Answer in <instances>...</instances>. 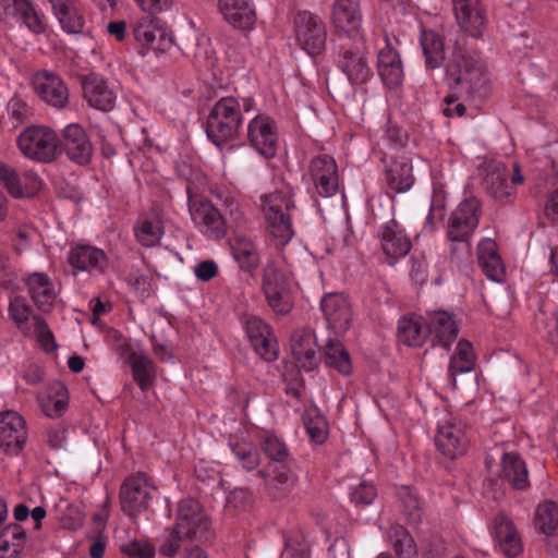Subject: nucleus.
<instances>
[{"instance_id": "f257e3e1", "label": "nucleus", "mask_w": 558, "mask_h": 558, "mask_svg": "<svg viewBox=\"0 0 558 558\" xmlns=\"http://www.w3.org/2000/svg\"><path fill=\"white\" fill-rule=\"evenodd\" d=\"M446 74L450 80L451 94L446 96L447 107L442 110L447 117H462L465 106L457 101L460 97L473 102L483 101L490 94L487 71L482 61L468 53L461 47H456L446 64Z\"/></svg>"}, {"instance_id": "f03ea898", "label": "nucleus", "mask_w": 558, "mask_h": 558, "mask_svg": "<svg viewBox=\"0 0 558 558\" xmlns=\"http://www.w3.org/2000/svg\"><path fill=\"white\" fill-rule=\"evenodd\" d=\"M480 202L476 198L463 201L449 217L447 238L451 242V258L466 262L471 258L470 238L480 220Z\"/></svg>"}, {"instance_id": "7ed1b4c3", "label": "nucleus", "mask_w": 558, "mask_h": 558, "mask_svg": "<svg viewBox=\"0 0 558 558\" xmlns=\"http://www.w3.org/2000/svg\"><path fill=\"white\" fill-rule=\"evenodd\" d=\"M293 208L294 203L289 192L276 191L262 197V210L277 247L288 244L294 235L289 214Z\"/></svg>"}, {"instance_id": "20e7f679", "label": "nucleus", "mask_w": 558, "mask_h": 558, "mask_svg": "<svg viewBox=\"0 0 558 558\" xmlns=\"http://www.w3.org/2000/svg\"><path fill=\"white\" fill-rule=\"evenodd\" d=\"M241 124L242 116L238 100L225 97L213 107L207 119L206 133L214 144L220 146L235 138Z\"/></svg>"}, {"instance_id": "39448f33", "label": "nucleus", "mask_w": 558, "mask_h": 558, "mask_svg": "<svg viewBox=\"0 0 558 558\" xmlns=\"http://www.w3.org/2000/svg\"><path fill=\"white\" fill-rule=\"evenodd\" d=\"M21 153L29 159L48 163L60 154V138L49 128L31 126L17 137Z\"/></svg>"}, {"instance_id": "423d86ee", "label": "nucleus", "mask_w": 558, "mask_h": 558, "mask_svg": "<svg viewBox=\"0 0 558 558\" xmlns=\"http://www.w3.org/2000/svg\"><path fill=\"white\" fill-rule=\"evenodd\" d=\"M211 521L203 506L194 498H184L175 509V533L185 536L187 541L207 539Z\"/></svg>"}, {"instance_id": "0eeeda50", "label": "nucleus", "mask_w": 558, "mask_h": 558, "mask_svg": "<svg viewBox=\"0 0 558 558\" xmlns=\"http://www.w3.org/2000/svg\"><path fill=\"white\" fill-rule=\"evenodd\" d=\"M340 60L339 66L352 84L365 83L371 74L366 61V45L364 38L337 41Z\"/></svg>"}, {"instance_id": "6e6552de", "label": "nucleus", "mask_w": 558, "mask_h": 558, "mask_svg": "<svg viewBox=\"0 0 558 558\" xmlns=\"http://www.w3.org/2000/svg\"><path fill=\"white\" fill-rule=\"evenodd\" d=\"M298 45L311 56L319 54L326 46L327 31L324 21L310 11H301L294 17Z\"/></svg>"}, {"instance_id": "1a4fd4ad", "label": "nucleus", "mask_w": 558, "mask_h": 558, "mask_svg": "<svg viewBox=\"0 0 558 558\" xmlns=\"http://www.w3.org/2000/svg\"><path fill=\"white\" fill-rule=\"evenodd\" d=\"M451 5L461 32L475 39L482 38L488 24L482 0H451Z\"/></svg>"}, {"instance_id": "9d476101", "label": "nucleus", "mask_w": 558, "mask_h": 558, "mask_svg": "<svg viewBox=\"0 0 558 558\" xmlns=\"http://www.w3.org/2000/svg\"><path fill=\"white\" fill-rule=\"evenodd\" d=\"M331 19L337 41L363 38L361 34L360 0H336Z\"/></svg>"}, {"instance_id": "9b49d317", "label": "nucleus", "mask_w": 558, "mask_h": 558, "mask_svg": "<svg viewBox=\"0 0 558 558\" xmlns=\"http://www.w3.org/2000/svg\"><path fill=\"white\" fill-rule=\"evenodd\" d=\"M36 94L49 106L64 108L69 102L70 93L61 76L50 70H40L32 78Z\"/></svg>"}, {"instance_id": "f8f14e48", "label": "nucleus", "mask_w": 558, "mask_h": 558, "mask_svg": "<svg viewBox=\"0 0 558 558\" xmlns=\"http://www.w3.org/2000/svg\"><path fill=\"white\" fill-rule=\"evenodd\" d=\"M151 499V487L146 478L136 475L126 478L120 489L121 507L124 513L134 518L148 508Z\"/></svg>"}, {"instance_id": "ddd939ff", "label": "nucleus", "mask_w": 558, "mask_h": 558, "mask_svg": "<svg viewBox=\"0 0 558 558\" xmlns=\"http://www.w3.org/2000/svg\"><path fill=\"white\" fill-rule=\"evenodd\" d=\"M435 444L437 449L449 459L463 456L469 446L464 424L457 418L445 422L437 430Z\"/></svg>"}, {"instance_id": "4468645a", "label": "nucleus", "mask_w": 558, "mask_h": 558, "mask_svg": "<svg viewBox=\"0 0 558 558\" xmlns=\"http://www.w3.org/2000/svg\"><path fill=\"white\" fill-rule=\"evenodd\" d=\"M291 352L296 364L305 371L315 369L320 362L317 338L312 329H296L290 339Z\"/></svg>"}, {"instance_id": "2eb2a0df", "label": "nucleus", "mask_w": 558, "mask_h": 558, "mask_svg": "<svg viewBox=\"0 0 558 558\" xmlns=\"http://www.w3.org/2000/svg\"><path fill=\"white\" fill-rule=\"evenodd\" d=\"M27 439L25 422L14 411L0 413V448L9 454H17Z\"/></svg>"}, {"instance_id": "dca6fc26", "label": "nucleus", "mask_w": 558, "mask_h": 558, "mask_svg": "<svg viewBox=\"0 0 558 558\" xmlns=\"http://www.w3.org/2000/svg\"><path fill=\"white\" fill-rule=\"evenodd\" d=\"M62 149L73 162L81 166L87 165L93 155L92 143L85 130L77 123H71L63 129L60 151Z\"/></svg>"}, {"instance_id": "f3484780", "label": "nucleus", "mask_w": 558, "mask_h": 558, "mask_svg": "<svg viewBox=\"0 0 558 558\" xmlns=\"http://www.w3.org/2000/svg\"><path fill=\"white\" fill-rule=\"evenodd\" d=\"M190 213L194 223L202 232L213 239L225 236L226 221L220 211L208 201H191Z\"/></svg>"}, {"instance_id": "a211bd4d", "label": "nucleus", "mask_w": 558, "mask_h": 558, "mask_svg": "<svg viewBox=\"0 0 558 558\" xmlns=\"http://www.w3.org/2000/svg\"><path fill=\"white\" fill-rule=\"evenodd\" d=\"M247 136L251 145L265 158H272L277 150L275 122L266 116H256L248 123Z\"/></svg>"}, {"instance_id": "6ab92c4d", "label": "nucleus", "mask_w": 558, "mask_h": 558, "mask_svg": "<svg viewBox=\"0 0 558 558\" xmlns=\"http://www.w3.org/2000/svg\"><path fill=\"white\" fill-rule=\"evenodd\" d=\"M483 186L485 191L500 203L514 199L515 190L508 183V170L502 162L489 161L484 166Z\"/></svg>"}, {"instance_id": "aec40b11", "label": "nucleus", "mask_w": 558, "mask_h": 558, "mask_svg": "<svg viewBox=\"0 0 558 558\" xmlns=\"http://www.w3.org/2000/svg\"><path fill=\"white\" fill-rule=\"evenodd\" d=\"M246 335L255 352L264 360L270 362L277 359L278 343L270 327L259 317L252 316L245 323Z\"/></svg>"}, {"instance_id": "412c9836", "label": "nucleus", "mask_w": 558, "mask_h": 558, "mask_svg": "<svg viewBox=\"0 0 558 558\" xmlns=\"http://www.w3.org/2000/svg\"><path fill=\"white\" fill-rule=\"evenodd\" d=\"M322 311L328 326L336 333L345 332L352 323V308L348 298L341 293H329L322 300Z\"/></svg>"}, {"instance_id": "4be33fe9", "label": "nucleus", "mask_w": 558, "mask_h": 558, "mask_svg": "<svg viewBox=\"0 0 558 558\" xmlns=\"http://www.w3.org/2000/svg\"><path fill=\"white\" fill-rule=\"evenodd\" d=\"M311 178L320 196L333 195L339 185L338 167L335 159L328 155L315 157L311 161Z\"/></svg>"}, {"instance_id": "5701e85b", "label": "nucleus", "mask_w": 558, "mask_h": 558, "mask_svg": "<svg viewBox=\"0 0 558 558\" xmlns=\"http://www.w3.org/2000/svg\"><path fill=\"white\" fill-rule=\"evenodd\" d=\"M83 96L88 106L100 111H111L117 101V93L108 82L96 74L87 75L83 82Z\"/></svg>"}, {"instance_id": "b1692460", "label": "nucleus", "mask_w": 558, "mask_h": 558, "mask_svg": "<svg viewBox=\"0 0 558 558\" xmlns=\"http://www.w3.org/2000/svg\"><path fill=\"white\" fill-rule=\"evenodd\" d=\"M223 19L234 28L251 31L256 22V12L250 0H218Z\"/></svg>"}, {"instance_id": "393cba45", "label": "nucleus", "mask_w": 558, "mask_h": 558, "mask_svg": "<svg viewBox=\"0 0 558 558\" xmlns=\"http://www.w3.org/2000/svg\"><path fill=\"white\" fill-rule=\"evenodd\" d=\"M500 468V480L507 482L513 489L526 490L530 487L527 466L519 453H504Z\"/></svg>"}, {"instance_id": "a878e982", "label": "nucleus", "mask_w": 558, "mask_h": 558, "mask_svg": "<svg viewBox=\"0 0 558 558\" xmlns=\"http://www.w3.org/2000/svg\"><path fill=\"white\" fill-rule=\"evenodd\" d=\"M135 39L150 48L165 50L171 38L166 33L163 23L157 17H145L133 29Z\"/></svg>"}, {"instance_id": "bb28decb", "label": "nucleus", "mask_w": 558, "mask_h": 558, "mask_svg": "<svg viewBox=\"0 0 558 558\" xmlns=\"http://www.w3.org/2000/svg\"><path fill=\"white\" fill-rule=\"evenodd\" d=\"M381 247L384 253L391 258V265L396 259L405 256L410 252L411 241L393 219L383 228Z\"/></svg>"}, {"instance_id": "cd10ccee", "label": "nucleus", "mask_w": 558, "mask_h": 558, "mask_svg": "<svg viewBox=\"0 0 558 558\" xmlns=\"http://www.w3.org/2000/svg\"><path fill=\"white\" fill-rule=\"evenodd\" d=\"M428 333H434L438 343L449 349L451 342L458 336V326L452 316L444 311L427 312L425 316Z\"/></svg>"}, {"instance_id": "c85d7f7f", "label": "nucleus", "mask_w": 558, "mask_h": 558, "mask_svg": "<svg viewBox=\"0 0 558 558\" xmlns=\"http://www.w3.org/2000/svg\"><path fill=\"white\" fill-rule=\"evenodd\" d=\"M378 73L386 86L395 88L401 85L403 70L398 52L390 45L380 49L377 61Z\"/></svg>"}, {"instance_id": "c756f323", "label": "nucleus", "mask_w": 558, "mask_h": 558, "mask_svg": "<svg viewBox=\"0 0 558 558\" xmlns=\"http://www.w3.org/2000/svg\"><path fill=\"white\" fill-rule=\"evenodd\" d=\"M68 259L78 270L104 272L108 266V258L104 251L89 245H77L72 248Z\"/></svg>"}, {"instance_id": "7c9ffc66", "label": "nucleus", "mask_w": 558, "mask_h": 558, "mask_svg": "<svg viewBox=\"0 0 558 558\" xmlns=\"http://www.w3.org/2000/svg\"><path fill=\"white\" fill-rule=\"evenodd\" d=\"M495 533L501 551L509 558H514L522 553V543L513 522L504 513L495 518Z\"/></svg>"}, {"instance_id": "2f4dec72", "label": "nucleus", "mask_w": 558, "mask_h": 558, "mask_svg": "<svg viewBox=\"0 0 558 558\" xmlns=\"http://www.w3.org/2000/svg\"><path fill=\"white\" fill-rule=\"evenodd\" d=\"M26 284L36 306L43 312H49L57 298L49 277L43 272H35L27 277Z\"/></svg>"}, {"instance_id": "473e14b6", "label": "nucleus", "mask_w": 558, "mask_h": 558, "mask_svg": "<svg viewBox=\"0 0 558 558\" xmlns=\"http://www.w3.org/2000/svg\"><path fill=\"white\" fill-rule=\"evenodd\" d=\"M478 264L486 275L493 281H501L504 277V265L497 251V244L490 239H484L477 246Z\"/></svg>"}, {"instance_id": "72a5a7b5", "label": "nucleus", "mask_w": 558, "mask_h": 558, "mask_svg": "<svg viewBox=\"0 0 558 558\" xmlns=\"http://www.w3.org/2000/svg\"><path fill=\"white\" fill-rule=\"evenodd\" d=\"M128 363L132 369L134 381L142 391H146L156 379V365L144 351H131Z\"/></svg>"}, {"instance_id": "f704fd0d", "label": "nucleus", "mask_w": 558, "mask_h": 558, "mask_svg": "<svg viewBox=\"0 0 558 558\" xmlns=\"http://www.w3.org/2000/svg\"><path fill=\"white\" fill-rule=\"evenodd\" d=\"M397 336L399 341L407 345H422L428 336L425 317L411 316L401 318L398 323Z\"/></svg>"}, {"instance_id": "c9c22d12", "label": "nucleus", "mask_w": 558, "mask_h": 558, "mask_svg": "<svg viewBox=\"0 0 558 558\" xmlns=\"http://www.w3.org/2000/svg\"><path fill=\"white\" fill-rule=\"evenodd\" d=\"M257 475L265 481V488L274 499L287 497L296 484V476L284 468L277 469L270 478L265 470H259Z\"/></svg>"}, {"instance_id": "e433bc0d", "label": "nucleus", "mask_w": 558, "mask_h": 558, "mask_svg": "<svg viewBox=\"0 0 558 558\" xmlns=\"http://www.w3.org/2000/svg\"><path fill=\"white\" fill-rule=\"evenodd\" d=\"M420 43L428 69H438L445 61V43L441 35L435 31H423Z\"/></svg>"}, {"instance_id": "4c0bfd02", "label": "nucleus", "mask_w": 558, "mask_h": 558, "mask_svg": "<svg viewBox=\"0 0 558 558\" xmlns=\"http://www.w3.org/2000/svg\"><path fill=\"white\" fill-rule=\"evenodd\" d=\"M386 180L395 192H407L414 183L412 163L404 157L395 160L386 171Z\"/></svg>"}, {"instance_id": "58836bf2", "label": "nucleus", "mask_w": 558, "mask_h": 558, "mask_svg": "<svg viewBox=\"0 0 558 558\" xmlns=\"http://www.w3.org/2000/svg\"><path fill=\"white\" fill-rule=\"evenodd\" d=\"M231 250L233 257L242 269L252 271L257 268L259 264L258 253L250 239L243 235L234 236L231 241Z\"/></svg>"}, {"instance_id": "ea45409f", "label": "nucleus", "mask_w": 558, "mask_h": 558, "mask_svg": "<svg viewBox=\"0 0 558 558\" xmlns=\"http://www.w3.org/2000/svg\"><path fill=\"white\" fill-rule=\"evenodd\" d=\"M475 354L471 342L460 340L457 345L456 354L451 357L449 373L454 378L457 374L468 373L474 368Z\"/></svg>"}, {"instance_id": "a19ab883", "label": "nucleus", "mask_w": 558, "mask_h": 558, "mask_svg": "<svg viewBox=\"0 0 558 558\" xmlns=\"http://www.w3.org/2000/svg\"><path fill=\"white\" fill-rule=\"evenodd\" d=\"M388 535L399 558H414L416 556L414 539L403 526L399 524L392 525L389 529Z\"/></svg>"}, {"instance_id": "79ce46f5", "label": "nucleus", "mask_w": 558, "mask_h": 558, "mask_svg": "<svg viewBox=\"0 0 558 558\" xmlns=\"http://www.w3.org/2000/svg\"><path fill=\"white\" fill-rule=\"evenodd\" d=\"M325 360L329 367L336 368L343 375H349L352 371L349 353L339 341H328Z\"/></svg>"}, {"instance_id": "37998d69", "label": "nucleus", "mask_w": 558, "mask_h": 558, "mask_svg": "<svg viewBox=\"0 0 558 558\" xmlns=\"http://www.w3.org/2000/svg\"><path fill=\"white\" fill-rule=\"evenodd\" d=\"M536 524L542 533L553 534L558 527V505L553 500H545L536 509Z\"/></svg>"}, {"instance_id": "c03bdc74", "label": "nucleus", "mask_w": 558, "mask_h": 558, "mask_svg": "<svg viewBox=\"0 0 558 558\" xmlns=\"http://www.w3.org/2000/svg\"><path fill=\"white\" fill-rule=\"evenodd\" d=\"M398 497L409 523H420L422 520V509L416 494L409 486H402L398 490Z\"/></svg>"}, {"instance_id": "a18cd8bd", "label": "nucleus", "mask_w": 558, "mask_h": 558, "mask_svg": "<svg viewBox=\"0 0 558 558\" xmlns=\"http://www.w3.org/2000/svg\"><path fill=\"white\" fill-rule=\"evenodd\" d=\"M305 429L310 438L316 444H323L327 439L328 423L324 415L317 411H310L303 417Z\"/></svg>"}, {"instance_id": "49530a36", "label": "nucleus", "mask_w": 558, "mask_h": 558, "mask_svg": "<svg viewBox=\"0 0 558 558\" xmlns=\"http://www.w3.org/2000/svg\"><path fill=\"white\" fill-rule=\"evenodd\" d=\"M263 289L265 295H274L276 291L289 289V279L277 266L269 264L264 270Z\"/></svg>"}, {"instance_id": "de8ad7c7", "label": "nucleus", "mask_w": 558, "mask_h": 558, "mask_svg": "<svg viewBox=\"0 0 558 558\" xmlns=\"http://www.w3.org/2000/svg\"><path fill=\"white\" fill-rule=\"evenodd\" d=\"M14 10L15 17H19L32 32L35 34L44 32L45 25L31 0H17V9Z\"/></svg>"}, {"instance_id": "09e8293b", "label": "nucleus", "mask_w": 558, "mask_h": 558, "mask_svg": "<svg viewBox=\"0 0 558 558\" xmlns=\"http://www.w3.org/2000/svg\"><path fill=\"white\" fill-rule=\"evenodd\" d=\"M163 233L162 226L159 221L144 220L135 230L137 241L147 247L156 245Z\"/></svg>"}, {"instance_id": "8fccbe9b", "label": "nucleus", "mask_w": 558, "mask_h": 558, "mask_svg": "<svg viewBox=\"0 0 558 558\" xmlns=\"http://www.w3.org/2000/svg\"><path fill=\"white\" fill-rule=\"evenodd\" d=\"M0 183L14 198H21L27 194L22 187L20 177L15 169L2 161H0Z\"/></svg>"}, {"instance_id": "3c124183", "label": "nucleus", "mask_w": 558, "mask_h": 558, "mask_svg": "<svg viewBox=\"0 0 558 558\" xmlns=\"http://www.w3.org/2000/svg\"><path fill=\"white\" fill-rule=\"evenodd\" d=\"M232 451L245 470L253 471L259 465V454L251 444L235 442L232 445Z\"/></svg>"}, {"instance_id": "603ef678", "label": "nucleus", "mask_w": 558, "mask_h": 558, "mask_svg": "<svg viewBox=\"0 0 558 558\" xmlns=\"http://www.w3.org/2000/svg\"><path fill=\"white\" fill-rule=\"evenodd\" d=\"M264 453L272 461L283 462L289 457L286 444L274 435L266 436L260 442Z\"/></svg>"}, {"instance_id": "864d4df0", "label": "nucleus", "mask_w": 558, "mask_h": 558, "mask_svg": "<svg viewBox=\"0 0 558 558\" xmlns=\"http://www.w3.org/2000/svg\"><path fill=\"white\" fill-rule=\"evenodd\" d=\"M26 537L23 527L16 523L7 525L0 532V551H7L11 546L20 547Z\"/></svg>"}, {"instance_id": "5fc2aeb1", "label": "nucleus", "mask_w": 558, "mask_h": 558, "mask_svg": "<svg viewBox=\"0 0 558 558\" xmlns=\"http://www.w3.org/2000/svg\"><path fill=\"white\" fill-rule=\"evenodd\" d=\"M34 331L41 347L47 351H53L57 345L53 335L48 327L46 319L39 315L33 316Z\"/></svg>"}, {"instance_id": "6e6d98bb", "label": "nucleus", "mask_w": 558, "mask_h": 558, "mask_svg": "<svg viewBox=\"0 0 558 558\" xmlns=\"http://www.w3.org/2000/svg\"><path fill=\"white\" fill-rule=\"evenodd\" d=\"M61 27L70 34H77L82 32L84 26L83 16L80 14L75 5L70 9H66L64 13H60L56 15Z\"/></svg>"}, {"instance_id": "4d7b16f0", "label": "nucleus", "mask_w": 558, "mask_h": 558, "mask_svg": "<svg viewBox=\"0 0 558 558\" xmlns=\"http://www.w3.org/2000/svg\"><path fill=\"white\" fill-rule=\"evenodd\" d=\"M9 314L19 328L27 324L31 308L23 296H14L9 304Z\"/></svg>"}, {"instance_id": "13d9d810", "label": "nucleus", "mask_w": 558, "mask_h": 558, "mask_svg": "<svg viewBox=\"0 0 558 558\" xmlns=\"http://www.w3.org/2000/svg\"><path fill=\"white\" fill-rule=\"evenodd\" d=\"M121 551L130 558H153L155 547L146 541H131L121 546Z\"/></svg>"}, {"instance_id": "bf43d9fd", "label": "nucleus", "mask_w": 558, "mask_h": 558, "mask_svg": "<svg viewBox=\"0 0 558 558\" xmlns=\"http://www.w3.org/2000/svg\"><path fill=\"white\" fill-rule=\"evenodd\" d=\"M266 299L271 310L280 315L288 314L293 306L289 289L276 291L274 295H266Z\"/></svg>"}, {"instance_id": "052dcab7", "label": "nucleus", "mask_w": 558, "mask_h": 558, "mask_svg": "<svg viewBox=\"0 0 558 558\" xmlns=\"http://www.w3.org/2000/svg\"><path fill=\"white\" fill-rule=\"evenodd\" d=\"M166 531L169 533V535L159 546L158 551L160 555L171 558L179 553L181 543L187 539L185 536L177 534L173 526L171 529H167Z\"/></svg>"}, {"instance_id": "680f3d73", "label": "nucleus", "mask_w": 558, "mask_h": 558, "mask_svg": "<svg viewBox=\"0 0 558 558\" xmlns=\"http://www.w3.org/2000/svg\"><path fill=\"white\" fill-rule=\"evenodd\" d=\"M377 496L375 486L371 483L362 482L355 486L351 493V499L356 505H369Z\"/></svg>"}, {"instance_id": "e2e57ef3", "label": "nucleus", "mask_w": 558, "mask_h": 558, "mask_svg": "<svg viewBox=\"0 0 558 558\" xmlns=\"http://www.w3.org/2000/svg\"><path fill=\"white\" fill-rule=\"evenodd\" d=\"M43 412L49 417L60 416L68 407V401L64 397L52 398L48 397L40 403Z\"/></svg>"}, {"instance_id": "0e129e2a", "label": "nucleus", "mask_w": 558, "mask_h": 558, "mask_svg": "<svg viewBox=\"0 0 558 558\" xmlns=\"http://www.w3.org/2000/svg\"><path fill=\"white\" fill-rule=\"evenodd\" d=\"M134 1L140 5V8L143 11L148 12L150 14H157V13L163 12V11L168 10L172 4V0H134Z\"/></svg>"}, {"instance_id": "69168bd1", "label": "nucleus", "mask_w": 558, "mask_h": 558, "mask_svg": "<svg viewBox=\"0 0 558 558\" xmlns=\"http://www.w3.org/2000/svg\"><path fill=\"white\" fill-rule=\"evenodd\" d=\"M218 272L217 264L213 260L201 262L195 267V276L202 281H209L216 277Z\"/></svg>"}, {"instance_id": "338daca9", "label": "nucleus", "mask_w": 558, "mask_h": 558, "mask_svg": "<svg viewBox=\"0 0 558 558\" xmlns=\"http://www.w3.org/2000/svg\"><path fill=\"white\" fill-rule=\"evenodd\" d=\"M17 0H0V20L8 22L16 16Z\"/></svg>"}, {"instance_id": "774afa93", "label": "nucleus", "mask_w": 558, "mask_h": 558, "mask_svg": "<svg viewBox=\"0 0 558 558\" xmlns=\"http://www.w3.org/2000/svg\"><path fill=\"white\" fill-rule=\"evenodd\" d=\"M545 215L554 221H558V187L550 194L545 205Z\"/></svg>"}]
</instances>
